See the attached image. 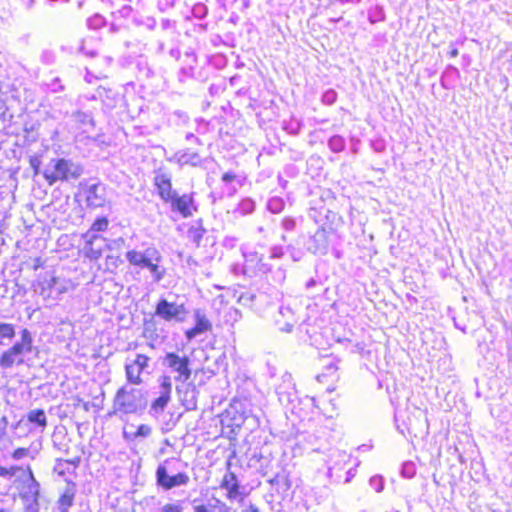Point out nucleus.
I'll return each mask as SVG.
<instances>
[{
    "label": "nucleus",
    "mask_w": 512,
    "mask_h": 512,
    "mask_svg": "<svg viewBox=\"0 0 512 512\" xmlns=\"http://www.w3.org/2000/svg\"><path fill=\"white\" fill-rule=\"evenodd\" d=\"M148 407V391L130 387L121 386L113 399L111 414H135L142 415Z\"/></svg>",
    "instance_id": "obj_1"
},
{
    "label": "nucleus",
    "mask_w": 512,
    "mask_h": 512,
    "mask_svg": "<svg viewBox=\"0 0 512 512\" xmlns=\"http://www.w3.org/2000/svg\"><path fill=\"white\" fill-rule=\"evenodd\" d=\"M180 466L187 467V463L175 457L167 458L161 462L155 471L157 487L164 491H170L188 485L190 477L180 469Z\"/></svg>",
    "instance_id": "obj_2"
},
{
    "label": "nucleus",
    "mask_w": 512,
    "mask_h": 512,
    "mask_svg": "<svg viewBox=\"0 0 512 512\" xmlns=\"http://www.w3.org/2000/svg\"><path fill=\"white\" fill-rule=\"evenodd\" d=\"M83 173V167L70 159H51L43 171V177L49 185L57 181H69L78 179Z\"/></svg>",
    "instance_id": "obj_3"
},
{
    "label": "nucleus",
    "mask_w": 512,
    "mask_h": 512,
    "mask_svg": "<svg viewBox=\"0 0 512 512\" xmlns=\"http://www.w3.org/2000/svg\"><path fill=\"white\" fill-rule=\"evenodd\" d=\"M192 361L184 352H166L162 358V366L171 374L176 382H186L192 375Z\"/></svg>",
    "instance_id": "obj_4"
},
{
    "label": "nucleus",
    "mask_w": 512,
    "mask_h": 512,
    "mask_svg": "<svg viewBox=\"0 0 512 512\" xmlns=\"http://www.w3.org/2000/svg\"><path fill=\"white\" fill-rule=\"evenodd\" d=\"M28 476L24 480L19 493L23 503L24 512H39L40 510V483L35 479L30 466L27 467Z\"/></svg>",
    "instance_id": "obj_5"
},
{
    "label": "nucleus",
    "mask_w": 512,
    "mask_h": 512,
    "mask_svg": "<svg viewBox=\"0 0 512 512\" xmlns=\"http://www.w3.org/2000/svg\"><path fill=\"white\" fill-rule=\"evenodd\" d=\"M158 383V396L151 401L148 409V414L154 419H158L164 413L171 401L172 394V378L170 375L160 376Z\"/></svg>",
    "instance_id": "obj_6"
},
{
    "label": "nucleus",
    "mask_w": 512,
    "mask_h": 512,
    "mask_svg": "<svg viewBox=\"0 0 512 512\" xmlns=\"http://www.w3.org/2000/svg\"><path fill=\"white\" fill-rule=\"evenodd\" d=\"M155 316L166 322L181 323L185 320L188 310L183 303L170 302L166 298H160L155 306Z\"/></svg>",
    "instance_id": "obj_7"
},
{
    "label": "nucleus",
    "mask_w": 512,
    "mask_h": 512,
    "mask_svg": "<svg viewBox=\"0 0 512 512\" xmlns=\"http://www.w3.org/2000/svg\"><path fill=\"white\" fill-rule=\"evenodd\" d=\"M81 193L88 208L104 207L107 201L106 186L101 182L86 183L82 185Z\"/></svg>",
    "instance_id": "obj_8"
},
{
    "label": "nucleus",
    "mask_w": 512,
    "mask_h": 512,
    "mask_svg": "<svg viewBox=\"0 0 512 512\" xmlns=\"http://www.w3.org/2000/svg\"><path fill=\"white\" fill-rule=\"evenodd\" d=\"M275 392L278 396L279 402L284 406H294V403L298 401V393L295 388L292 375L288 372H285L281 376L280 382L275 386Z\"/></svg>",
    "instance_id": "obj_9"
},
{
    "label": "nucleus",
    "mask_w": 512,
    "mask_h": 512,
    "mask_svg": "<svg viewBox=\"0 0 512 512\" xmlns=\"http://www.w3.org/2000/svg\"><path fill=\"white\" fill-rule=\"evenodd\" d=\"M194 194V192L183 195L176 193L167 203H170L173 212L179 213L183 218H188L193 215V212L198 211Z\"/></svg>",
    "instance_id": "obj_10"
},
{
    "label": "nucleus",
    "mask_w": 512,
    "mask_h": 512,
    "mask_svg": "<svg viewBox=\"0 0 512 512\" xmlns=\"http://www.w3.org/2000/svg\"><path fill=\"white\" fill-rule=\"evenodd\" d=\"M83 237L85 238L83 253L84 256L89 258L91 261L98 260L102 256V252L106 247L111 248L110 245H108L107 240L98 234L86 233Z\"/></svg>",
    "instance_id": "obj_11"
},
{
    "label": "nucleus",
    "mask_w": 512,
    "mask_h": 512,
    "mask_svg": "<svg viewBox=\"0 0 512 512\" xmlns=\"http://www.w3.org/2000/svg\"><path fill=\"white\" fill-rule=\"evenodd\" d=\"M126 259L131 265L145 269L150 261H162V255L155 247H148L144 251H127Z\"/></svg>",
    "instance_id": "obj_12"
},
{
    "label": "nucleus",
    "mask_w": 512,
    "mask_h": 512,
    "mask_svg": "<svg viewBox=\"0 0 512 512\" xmlns=\"http://www.w3.org/2000/svg\"><path fill=\"white\" fill-rule=\"evenodd\" d=\"M403 424L411 437H422L428 433V421L421 410L410 413Z\"/></svg>",
    "instance_id": "obj_13"
},
{
    "label": "nucleus",
    "mask_w": 512,
    "mask_h": 512,
    "mask_svg": "<svg viewBox=\"0 0 512 512\" xmlns=\"http://www.w3.org/2000/svg\"><path fill=\"white\" fill-rule=\"evenodd\" d=\"M181 384L176 386V392L178 394L181 404L187 411L197 409V398L199 391L192 381L180 382Z\"/></svg>",
    "instance_id": "obj_14"
},
{
    "label": "nucleus",
    "mask_w": 512,
    "mask_h": 512,
    "mask_svg": "<svg viewBox=\"0 0 512 512\" xmlns=\"http://www.w3.org/2000/svg\"><path fill=\"white\" fill-rule=\"evenodd\" d=\"M330 241L328 232L325 228L320 227L309 237L305 243L308 252L312 254L326 255L329 250Z\"/></svg>",
    "instance_id": "obj_15"
},
{
    "label": "nucleus",
    "mask_w": 512,
    "mask_h": 512,
    "mask_svg": "<svg viewBox=\"0 0 512 512\" xmlns=\"http://www.w3.org/2000/svg\"><path fill=\"white\" fill-rule=\"evenodd\" d=\"M155 313L150 318H144L143 322V337L151 342L161 343L166 337L164 328L158 326Z\"/></svg>",
    "instance_id": "obj_16"
},
{
    "label": "nucleus",
    "mask_w": 512,
    "mask_h": 512,
    "mask_svg": "<svg viewBox=\"0 0 512 512\" xmlns=\"http://www.w3.org/2000/svg\"><path fill=\"white\" fill-rule=\"evenodd\" d=\"M154 185L157 188L159 197L166 203L177 193L172 189L171 175L169 173L158 171L154 177Z\"/></svg>",
    "instance_id": "obj_17"
},
{
    "label": "nucleus",
    "mask_w": 512,
    "mask_h": 512,
    "mask_svg": "<svg viewBox=\"0 0 512 512\" xmlns=\"http://www.w3.org/2000/svg\"><path fill=\"white\" fill-rule=\"evenodd\" d=\"M195 325L186 330L185 337L188 341L193 340L197 336L204 334L212 329V324L206 317L205 313L200 309L194 312Z\"/></svg>",
    "instance_id": "obj_18"
},
{
    "label": "nucleus",
    "mask_w": 512,
    "mask_h": 512,
    "mask_svg": "<svg viewBox=\"0 0 512 512\" xmlns=\"http://www.w3.org/2000/svg\"><path fill=\"white\" fill-rule=\"evenodd\" d=\"M22 424L31 425L32 427L29 428V431L39 429L40 432H43L48 425L45 411L41 408L30 410L26 416L19 421L18 426Z\"/></svg>",
    "instance_id": "obj_19"
},
{
    "label": "nucleus",
    "mask_w": 512,
    "mask_h": 512,
    "mask_svg": "<svg viewBox=\"0 0 512 512\" xmlns=\"http://www.w3.org/2000/svg\"><path fill=\"white\" fill-rule=\"evenodd\" d=\"M206 234L207 229L203 225L202 218L196 219L190 223L187 230V238L197 248L207 244L209 237H205Z\"/></svg>",
    "instance_id": "obj_20"
},
{
    "label": "nucleus",
    "mask_w": 512,
    "mask_h": 512,
    "mask_svg": "<svg viewBox=\"0 0 512 512\" xmlns=\"http://www.w3.org/2000/svg\"><path fill=\"white\" fill-rule=\"evenodd\" d=\"M77 492L76 483L73 481L67 480L66 486L64 487L62 493L59 496L57 501V509L60 512H69L70 508L74 504L75 495Z\"/></svg>",
    "instance_id": "obj_21"
},
{
    "label": "nucleus",
    "mask_w": 512,
    "mask_h": 512,
    "mask_svg": "<svg viewBox=\"0 0 512 512\" xmlns=\"http://www.w3.org/2000/svg\"><path fill=\"white\" fill-rule=\"evenodd\" d=\"M193 512H230L231 508L215 496L207 499L206 503H197L195 499L192 506Z\"/></svg>",
    "instance_id": "obj_22"
},
{
    "label": "nucleus",
    "mask_w": 512,
    "mask_h": 512,
    "mask_svg": "<svg viewBox=\"0 0 512 512\" xmlns=\"http://www.w3.org/2000/svg\"><path fill=\"white\" fill-rule=\"evenodd\" d=\"M221 488L227 490L226 497L231 501L241 497L240 483L237 476L233 472H228L225 474L221 482Z\"/></svg>",
    "instance_id": "obj_23"
},
{
    "label": "nucleus",
    "mask_w": 512,
    "mask_h": 512,
    "mask_svg": "<svg viewBox=\"0 0 512 512\" xmlns=\"http://www.w3.org/2000/svg\"><path fill=\"white\" fill-rule=\"evenodd\" d=\"M12 352L21 356L25 353H32L33 351V337L31 332L24 328L21 330V338L16 341L11 347Z\"/></svg>",
    "instance_id": "obj_24"
},
{
    "label": "nucleus",
    "mask_w": 512,
    "mask_h": 512,
    "mask_svg": "<svg viewBox=\"0 0 512 512\" xmlns=\"http://www.w3.org/2000/svg\"><path fill=\"white\" fill-rule=\"evenodd\" d=\"M459 77V70L455 66L450 64L442 72L440 84L444 89H450Z\"/></svg>",
    "instance_id": "obj_25"
},
{
    "label": "nucleus",
    "mask_w": 512,
    "mask_h": 512,
    "mask_svg": "<svg viewBox=\"0 0 512 512\" xmlns=\"http://www.w3.org/2000/svg\"><path fill=\"white\" fill-rule=\"evenodd\" d=\"M23 363V358L12 352L11 348L5 350L0 356V367L3 369H9L12 368L15 364L21 365Z\"/></svg>",
    "instance_id": "obj_26"
},
{
    "label": "nucleus",
    "mask_w": 512,
    "mask_h": 512,
    "mask_svg": "<svg viewBox=\"0 0 512 512\" xmlns=\"http://www.w3.org/2000/svg\"><path fill=\"white\" fill-rule=\"evenodd\" d=\"M71 53L83 55L88 58H95L98 56V51L95 48L88 46V41L85 39L79 40L76 46H71Z\"/></svg>",
    "instance_id": "obj_27"
},
{
    "label": "nucleus",
    "mask_w": 512,
    "mask_h": 512,
    "mask_svg": "<svg viewBox=\"0 0 512 512\" xmlns=\"http://www.w3.org/2000/svg\"><path fill=\"white\" fill-rule=\"evenodd\" d=\"M142 373L143 372L139 368L134 366L132 363H130V362L125 363V374H126L127 382L129 384H132V385L142 384L143 383V379L141 378Z\"/></svg>",
    "instance_id": "obj_28"
},
{
    "label": "nucleus",
    "mask_w": 512,
    "mask_h": 512,
    "mask_svg": "<svg viewBox=\"0 0 512 512\" xmlns=\"http://www.w3.org/2000/svg\"><path fill=\"white\" fill-rule=\"evenodd\" d=\"M270 485L278 492H286L290 488V481L288 476L284 473H277L274 477L268 480Z\"/></svg>",
    "instance_id": "obj_29"
},
{
    "label": "nucleus",
    "mask_w": 512,
    "mask_h": 512,
    "mask_svg": "<svg viewBox=\"0 0 512 512\" xmlns=\"http://www.w3.org/2000/svg\"><path fill=\"white\" fill-rule=\"evenodd\" d=\"M16 336L15 326L0 322V345H7Z\"/></svg>",
    "instance_id": "obj_30"
},
{
    "label": "nucleus",
    "mask_w": 512,
    "mask_h": 512,
    "mask_svg": "<svg viewBox=\"0 0 512 512\" xmlns=\"http://www.w3.org/2000/svg\"><path fill=\"white\" fill-rule=\"evenodd\" d=\"M72 117L77 123L82 125L84 131H87V129L85 128L87 126H89L92 129L95 127V121L93 119L91 112L78 110L72 114Z\"/></svg>",
    "instance_id": "obj_31"
},
{
    "label": "nucleus",
    "mask_w": 512,
    "mask_h": 512,
    "mask_svg": "<svg viewBox=\"0 0 512 512\" xmlns=\"http://www.w3.org/2000/svg\"><path fill=\"white\" fill-rule=\"evenodd\" d=\"M323 361V372L317 375V380L319 382H323V379L326 377H332L336 375V372L338 370V366L334 359L328 357L323 359Z\"/></svg>",
    "instance_id": "obj_32"
},
{
    "label": "nucleus",
    "mask_w": 512,
    "mask_h": 512,
    "mask_svg": "<svg viewBox=\"0 0 512 512\" xmlns=\"http://www.w3.org/2000/svg\"><path fill=\"white\" fill-rule=\"evenodd\" d=\"M279 313L280 315H282L283 317H287V321L284 322V325L281 326V321L280 320H277V323L280 327V330L281 331H285V332H291L292 329H293V326H294V319H293V312L292 310L289 308V307H284V306H281L280 309H279Z\"/></svg>",
    "instance_id": "obj_33"
},
{
    "label": "nucleus",
    "mask_w": 512,
    "mask_h": 512,
    "mask_svg": "<svg viewBox=\"0 0 512 512\" xmlns=\"http://www.w3.org/2000/svg\"><path fill=\"white\" fill-rule=\"evenodd\" d=\"M161 261H150V263L145 267V269L149 270L154 282H160L165 274L166 269L160 265Z\"/></svg>",
    "instance_id": "obj_34"
},
{
    "label": "nucleus",
    "mask_w": 512,
    "mask_h": 512,
    "mask_svg": "<svg viewBox=\"0 0 512 512\" xmlns=\"http://www.w3.org/2000/svg\"><path fill=\"white\" fill-rule=\"evenodd\" d=\"M302 125L303 124L300 120H298L294 116H291L290 119L283 121L282 128L288 134L296 136L300 133Z\"/></svg>",
    "instance_id": "obj_35"
},
{
    "label": "nucleus",
    "mask_w": 512,
    "mask_h": 512,
    "mask_svg": "<svg viewBox=\"0 0 512 512\" xmlns=\"http://www.w3.org/2000/svg\"><path fill=\"white\" fill-rule=\"evenodd\" d=\"M38 452H39V449L34 448L33 446L28 447V448L20 447L13 451L12 458L14 460H20L24 457H30V458L34 459L36 457V455L38 454Z\"/></svg>",
    "instance_id": "obj_36"
},
{
    "label": "nucleus",
    "mask_w": 512,
    "mask_h": 512,
    "mask_svg": "<svg viewBox=\"0 0 512 512\" xmlns=\"http://www.w3.org/2000/svg\"><path fill=\"white\" fill-rule=\"evenodd\" d=\"M328 147L334 153H340L344 151L346 147V141L341 135H333L328 140Z\"/></svg>",
    "instance_id": "obj_37"
},
{
    "label": "nucleus",
    "mask_w": 512,
    "mask_h": 512,
    "mask_svg": "<svg viewBox=\"0 0 512 512\" xmlns=\"http://www.w3.org/2000/svg\"><path fill=\"white\" fill-rule=\"evenodd\" d=\"M179 162L182 165L198 166L201 163V157L197 152L186 151L180 156Z\"/></svg>",
    "instance_id": "obj_38"
},
{
    "label": "nucleus",
    "mask_w": 512,
    "mask_h": 512,
    "mask_svg": "<svg viewBox=\"0 0 512 512\" xmlns=\"http://www.w3.org/2000/svg\"><path fill=\"white\" fill-rule=\"evenodd\" d=\"M255 207V201L252 198L246 197L239 202L237 210L241 215L245 216L252 214L255 210Z\"/></svg>",
    "instance_id": "obj_39"
},
{
    "label": "nucleus",
    "mask_w": 512,
    "mask_h": 512,
    "mask_svg": "<svg viewBox=\"0 0 512 512\" xmlns=\"http://www.w3.org/2000/svg\"><path fill=\"white\" fill-rule=\"evenodd\" d=\"M285 206V202L281 197H271L266 204L267 210L273 214L280 213Z\"/></svg>",
    "instance_id": "obj_40"
},
{
    "label": "nucleus",
    "mask_w": 512,
    "mask_h": 512,
    "mask_svg": "<svg viewBox=\"0 0 512 512\" xmlns=\"http://www.w3.org/2000/svg\"><path fill=\"white\" fill-rule=\"evenodd\" d=\"M106 24V19L101 14H94L91 17L87 18L86 25L91 30H98L104 27Z\"/></svg>",
    "instance_id": "obj_41"
},
{
    "label": "nucleus",
    "mask_w": 512,
    "mask_h": 512,
    "mask_svg": "<svg viewBox=\"0 0 512 512\" xmlns=\"http://www.w3.org/2000/svg\"><path fill=\"white\" fill-rule=\"evenodd\" d=\"M109 221L107 217H98L91 225L90 230L87 233L96 234V232L105 231L108 228Z\"/></svg>",
    "instance_id": "obj_42"
},
{
    "label": "nucleus",
    "mask_w": 512,
    "mask_h": 512,
    "mask_svg": "<svg viewBox=\"0 0 512 512\" xmlns=\"http://www.w3.org/2000/svg\"><path fill=\"white\" fill-rule=\"evenodd\" d=\"M400 473H401V475L404 478H407V479L413 478L415 476V474H416V465H415V463L412 462V461L404 462L401 465Z\"/></svg>",
    "instance_id": "obj_43"
},
{
    "label": "nucleus",
    "mask_w": 512,
    "mask_h": 512,
    "mask_svg": "<svg viewBox=\"0 0 512 512\" xmlns=\"http://www.w3.org/2000/svg\"><path fill=\"white\" fill-rule=\"evenodd\" d=\"M150 361V358L144 354H136V357L134 360H132L130 363H132L134 366L139 368L142 372H144L148 368V363Z\"/></svg>",
    "instance_id": "obj_44"
},
{
    "label": "nucleus",
    "mask_w": 512,
    "mask_h": 512,
    "mask_svg": "<svg viewBox=\"0 0 512 512\" xmlns=\"http://www.w3.org/2000/svg\"><path fill=\"white\" fill-rule=\"evenodd\" d=\"M337 96L338 94L334 89H328L322 94L321 101L323 104L331 106L336 102Z\"/></svg>",
    "instance_id": "obj_45"
},
{
    "label": "nucleus",
    "mask_w": 512,
    "mask_h": 512,
    "mask_svg": "<svg viewBox=\"0 0 512 512\" xmlns=\"http://www.w3.org/2000/svg\"><path fill=\"white\" fill-rule=\"evenodd\" d=\"M369 485L375 492L380 493L384 489L385 482L382 476L375 475L370 478Z\"/></svg>",
    "instance_id": "obj_46"
},
{
    "label": "nucleus",
    "mask_w": 512,
    "mask_h": 512,
    "mask_svg": "<svg viewBox=\"0 0 512 512\" xmlns=\"http://www.w3.org/2000/svg\"><path fill=\"white\" fill-rule=\"evenodd\" d=\"M297 220L294 217L286 216L281 221V227L286 232H293L296 229Z\"/></svg>",
    "instance_id": "obj_47"
},
{
    "label": "nucleus",
    "mask_w": 512,
    "mask_h": 512,
    "mask_svg": "<svg viewBox=\"0 0 512 512\" xmlns=\"http://www.w3.org/2000/svg\"><path fill=\"white\" fill-rule=\"evenodd\" d=\"M152 428L147 424H141L137 427L134 437L135 438H147L151 435Z\"/></svg>",
    "instance_id": "obj_48"
},
{
    "label": "nucleus",
    "mask_w": 512,
    "mask_h": 512,
    "mask_svg": "<svg viewBox=\"0 0 512 512\" xmlns=\"http://www.w3.org/2000/svg\"><path fill=\"white\" fill-rule=\"evenodd\" d=\"M270 258L271 259H280L283 257L285 253V249L282 245H273L270 248Z\"/></svg>",
    "instance_id": "obj_49"
},
{
    "label": "nucleus",
    "mask_w": 512,
    "mask_h": 512,
    "mask_svg": "<svg viewBox=\"0 0 512 512\" xmlns=\"http://www.w3.org/2000/svg\"><path fill=\"white\" fill-rule=\"evenodd\" d=\"M208 13V9L204 4H197L193 7V15L196 18L202 19Z\"/></svg>",
    "instance_id": "obj_50"
},
{
    "label": "nucleus",
    "mask_w": 512,
    "mask_h": 512,
    "mask_svg": "<svg viewBox=\"0 0 512 512\" xmlns=\"http://www.w3.org/2000/svg\"><path fill=\"white\" fill-rule=\"evenodd\" d=\"M161 512H183V507L180 503H167L162 506Z\"/></svg>",
    "instance_id": "obj_51"
},
{
    "label": "nucleus",
    "mask_w": 512,
    "mask_h": 512,
    "mask_svg": "<svg viewBox=\"0 0 512 512\" xmlns=\"http://www.w3.org/2000/svg\"><path fill=\"white\" fill-rule=\"evenodd\" d=\"M65 461L64 459L58 458L56 459V464L53 468V471L57 473L59 476H64L66 474V469L64 468Z\"/></svg>",
    "instance_id": "obj_52"
},
{
    "label": "nucleus",
    "mask_w": 512,
    "mask_h": 512,
    "mask_svg": "<svg viewBox=\"0 0 512 512\" xmlns=\"http://www.w3.org/2000/svg\"><path fill=\"white\" fill-rule=\"evenodd\" d=\"M30 166L34 171V174L37 175L40 173L41 160L38 157L30 158Z\"/></svg>",
    "instance_id": "obj_53"
},
{
    "label": "nucleus",
    "mask_w": 512,
    "mask_h": 512,
    "mask_svg": "<svg viewBox=\"0 0 512 512\" xmlns=\"http://www.w3.org/2000/svg\"><path fill=\"white\" fill-rule=\"evenodd\" d=\"M176 0H158V7L160 10L165 11L166 9L172 8Z\"/></svg>",
    "instance_id": "obj_54"
},
{
    "label": "nucleus",
    "mask_w": 512,
    "mask_h": 512,
    "mask_svg": "<svg viewBox=\"0 0 512 512\" xmlns=\"http://www.w3.org/2000/svg\"><path fill=\"white\" fill-rule=\"evenodd\" d=\"M58 436H55L53 439V445L56 449H58L61 452L68 453V445L66 443L58 442L57 441Z\"/></svg>",
    "instance_id": "obj_55"
},
{
    "label": "nucleus",
    "mask_w": 512,
    "mask_h": 512,
    "mask_svg": "<svg viewBox=\"0 0 512 512\" xmlns=\"http://www.w3.org/2000/svg\"><path fill=\"white\" fill-rule=\"evenodd\" d=\"M236 178V174L232 171H228V172H225L223 175H222V178L221 180L225 183H230L232 181H234Z\"/></svg>",
    "instance_id": "obj_56"
},
{
    "label": "nucleus",
    "mask_w": 512,
    "mask_h": 512,
    "mask_svg": "<svg viewBox=\"0 0 512 512\" xmlns=\"http://www.w3.org/2000/svg\"><path fill=\"white\" fill-rule=\"evenodd\" d=\"M160 25L163 30H169L174 28L175 22L170 19H162Z\"/></svg>",
    "instance_id": "obj_57"
},
{
    "label": "nucleus",
    "mask_w": 512,
    "mask_h": 512,
    "mask_svg": "<svg viewBox=\"0 0 512 512\" xmlns=\"http://www.w3.org/2000/svg\"><path fill=\"white\" fill-rule=\"evenodd\" d=\"M376 18H373L372 16L369 17V20L371 23H374L376 21H384L385 16L382 8H380L375 16Z\"/></svg>",
    "instance_id": "obj_58"
},
{
    "label": "nucleus",
    "mask_w": 512,
    "mask_h": 512,
    "mask_svg": "<svg viewBox=\"0 0 512 512\" xmlns=\"http://www.w3.org/2000/svg\"><path fill=\"white\" fill-rule=\"evenodd\" d=\"M125 243V240L122 237H119L115 240H113L111 243H108L110 245V249L112 248H120Z\"/></svg>",
    "instance_id": "obj_59"
},
{
    "label": "nucleus",
    "mask_w": 512,
    "mask_h": 512,
    "mask_svg": "<svg viewBox=\"0 0 512 512\" xmlns=\"http://www.w3.org/2000/svg\"><path fill=\"white\" fill-rule=\"evenodd\" d=\"M293 261L297 262L300 261L303 257V252L299 249L295 250V252L290 254Z\"/></svg>",
    "instance_id": "obj_60"
},
{
    "label": "nucleus",
    "mask_w": 512,
    "mask_h": 512,
    "mask_svg": "<svg viewBox=\"0 0 512 512\" xmlns=\"http://www.w3.org/2000/svg\"><path fill=\"white\" fill-rule=\"evenodd\" d=\"M64 461H65V464L73 465L74 468L78 467L79 464H80V458L79 457H75L73 459H64Z\"/></svg>",
    "instance_id": "obj_61"
},
{
    "label": "nucleus",
    "mask_w": 512,
    "mask_h": 512,
    "mask_svg": "<svg viewBox=\"0 0 512 512\" xmlns=\"http://www.w3.org/2000/svg\"><path fill=\"white\" fill-rule=\"evenodd\" d=\"M9 475L8 478H11L17 474L18 471H20L22 468L19 466H11L10 468H7Z\"/></svg>",
    "instance_id": "obj_62"
},
{
    "label": "nucleus",
    "mask_w": 512,
    "mask_h": 512,
    "mask_svg": "<svg viewBox=\"0 0 512 512\" xmlns=\"http://www.w3.org/2000/svg\"><path fill=\"white\" fill-rule=\"evenodd\" d=\"M276 275H277V279L279 282H282L284 281L285 277H286V273H285V270L284 269H281L279 268L276 272Z\"/></svg>",
    "instance_id": "obj_63"
},
{
    "label": "nucleus",
    "mask_w": 512,
    "mask_h": 512,
    "mask_svg": "<svg viewBox=\"0 0 512 512\" xmlns=\"http://www.w3.org/2000/svg\"><path fill=\"white\" fill-rule=\"evenodd\" d=\"M233 420H234L233 425L241 426V425H242V423L244 422L245 418H244V416H243V415H240L238 418H237V417H234V418H233Z\"/></svg>",
    "instance_id": "obj_64"
}]
</instances>
